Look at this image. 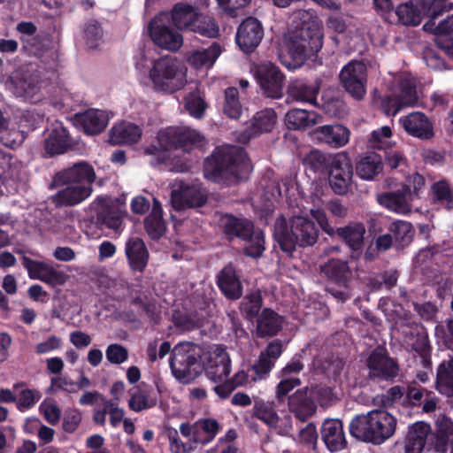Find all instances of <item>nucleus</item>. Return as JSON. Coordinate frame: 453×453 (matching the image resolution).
Wrapping results in <instances>:
<instances>
[{
  "instance_id": "f257e3e1",
  "label": "nucleus",
  "mask_w": 453,
  "mask_h": 453,
  "mask_svg": "<svg viewBox=\"0 0 453 453\" xmlns=\"http://www.w3.org/2000/svg\"><path fill=\"white\" fill-rule=\"evenodd\" d=\"M251 169L250 160L242 147L223 145L216 147L204 159L203 172L205 179L219 183L230 177L242 179Z\"/></svg>"
},
{
  "instance_id": "f03ea898",
  "label": "nucleus",
  "mask_w": 453,
  "mask_h": 453,
  "mask_svg": "<svg viewBox=\"0 0 453 453\" xmlns=\"http://www.w3.org/2000/svg\"><path fill=\"white\" fill-rule=\"evenodd\" d=\"M301 19L289 33L286 41L288 55L292 59L291 68L301 67L308 59L317 56L323 46V35L317 19L304 10L296 12Z\"/></svg>"
},
{
  "instance_id": "7ed1b4c3",
  "label": "nucleus",
  "mask_w": 453,
  "mask_h": 453,
  "mask_svg": "<svg viewBox=\"0 0 453 453\" xmlns=\"http://www.w3.org/2000/svg\"><path fill=\"white\" fill-rule=\"evenodd\" d=\"M319 234V227L309 217L293 216L288 226L287 219L281 215L274 223V241L283 252L289 255H292L296 246H313L318 241Z\"/></svg>"
},
{
  "instance_id": "20e7f679",
  "label": "nucleus",
  "mask_w": 453,
  "mask_h": 453,
  "mask_svg": "<svg viewBox=\"0 0 453 453\" xmlns=\"http://www.w3.org/2000/svg\"><path fill=\"white\" fill-rule=\"evenodd\" d=\"M397 419L383 409L356 415L349 426V434L357 440L380 445L391 438L396 430Z\"/></svg>"
},
{
  "instance_id": "39448f33",
  "label": "nucleus",
  "mask_w": 453,
  "mask_h": 453,
  "mask_svg": "<svg viewBox=\"0 0 453 453\" xmlns=\"http://www.w3.org/2000/svg\"><path fill=\"white\" fill-rule=\"evenodd\" d=\"M219 226L226 239L232 242L238 238L249 242L243 248V254L252 258L262 257L265 247V235L262 231H256L254 223L246 218H238L230 213H224L219 218Z\"/></svg>"
},
{
  "instance_id": "423d86ee",
  "label": "nucleus",
  "mask_w": 453,
  "mask_h": 453,
  "mask_svg": "<svg viewBox=\"0 0 453 453\" xmlns=\"http://www.w3.org/2000/svg\"><path fill=\"white\" fill-rule=\"evenodd\" d=\"M206 355L201 345L191 342L175 345L169 362L174 377L185 383L194 380L203 372Z\"/></svg>"
},
{
  "instance_id": "0eeeda50",
  "label": "nucleus",
  "mask_w": 453,
  "mask_h": 453,
  "mask_svg": "<svg viewBox=\"0 0 453 453\" xmlns=\"http://www.w3.org/2000/svg\"><path fill=\"white\" fill-rule=\"evenodd\" d=\"M151 80L156 91L174 93L186 85V74L179 68L176 59L163 57L153 63L150 70Z\"/></svg>"
},
{
  "instance_id": "6e6552de",
  "label": "nucleus",
  "mask_w": 453,
  "mask_h": 453,
  "mask_svg": "<svg viewBox=\"0 0 453 453\" xmlns=\"http://www.w3.org/2000/svg\"><path fill=\"white\" fill-rule=\"evenodd\" d=\"M367 378L373 383H393L400 373V365L396 358L390 357L387 349L378 345L365 359Z\"/></svg>"
},
{
  "instance_id": "1a4fd4ad",
  "label": "nucleus",
  "mask_w": 453,
  "mask_h": 453,
  "mask_svg": "<svg viewBox=\"0 0 453 453\" xmlns=\"http://www.w3.org/2000/svg\"><path fill=\"white\" fill-rule=\"evenodd\" d=\"M424 15L429 20L424 25L426 31L435 35H449L453 31V3L447 0H420Z\"/></svg>"
},
{
  "instance_id": "9d476101",
  "label": "nucleus",
  "mask_w": 453,
  "mask_h": 453,
  "mask_svg": "<svg viewBox=\"0 0 453 453\" xmlns=\"http://www.w3.org/2000/svg\"><path fill=\"white\" fill-rule=\"evenodd\" d=\"M254 76L265 97L278 99L282 96L285 75L275 64L260 63L255 68Z\"/></svg>"
},
{
  "instance_id": "9b49d317",
  "label": "nucleus",
  "mask_w": 453,
  "mask_h": 453,
  "mask_svg": "<svg viewBox=\"0 0 453 453\" xmlns=\"http://www.w3.org/2000/svg\"><path fill=\"white\" fill-rule=\"evenodd\" d=\"M160 141L173 150L190 152L204 146L205 138L198 131L187 127H168L160 130Z\"/></svg>"
},
{
  "instance_id": "f8f14e48",
  "label": "nucleus",
  "mask_w": 453,
  "mask_h": 453,
  "mask_svg": "<svg viewBox=\"0 0 453 453\" xmlns=\"http://www.w3.org/2000/svg\"><path fill=\"white\" fill-rule=\"evenodd\" d=\"M367 67L358 60H352L340 72L339 79L344 90L353 98L361 100L366 94Z\"/></svg>"
},
{
  "instance_id": "ddd939ff",
  "label": "nucleus",
  "mask_w": 453,
  "mask_h": 453,
  "mask_svg": "<svg viewBox=\"0 0 453 453\" xmlns=\"http://www.w3.org/2000/svg\"><path fill=\"white\" fill-rule=\"evenodd\" d=\"M322 273L338 287L342 289H335L328 287L327 291L338 300L342 302L350 298L349 292V284L352 279V272L347 261L332 258L329 259L322 267Z\"/></svg>"
},
{
  "instance_id": "4468645a",
  "label": "nucleus",
  "mask_w": 453,
  "mask_h": 453,
  "mask_svg": "<svg viewBox=\"0 0 453 453\" xmlns=\"http://www.w3.org/2000/svg\"><path fill=\"white\" fill-rule=\"evenodd\" d=\"M332 190L339 196L346 195L352 183L353 165L347 152L336 153L335 160L326 173Z\"/></svg>"
},
{
  "instance_id": "2eb2a0df",
  "label": "nucleus",
  "mask_w": 453,
  "mask_h": 453,
  "mask_svg": "<svg viewBox=\"0 0 453 453\" xmlns=\"http://www.w3.org/2000/svg\"><path fill=\"white\" fill-rule=\"evenodd\" d=\"M18 97H32L40 89L41 73L32 65H21L8 79Z\"/></svg>"
},
{
  "instance_id": "dca6fc26",
  "label": "nucleus",
  "mask_w": 453,
  "mask_h": 453,
  "mask_svg": "<svg viewBox=\"0 0 453 453\" xmlns=\"http://www.w3.org/2000/svg\"><path fill=\"white\" fill-rule=\"evenodd\" d=\"M265 35L262 22L255 17L245 18L238 26L235 42L239 49L250 54L259 46Z\"/></svg>"
},
{
  "instance_id": "f3484780",
  "label": "nucleus",
  "mask_w": 453,
  "mask_h": 453,
  "mask_svg": "<svg viewBox=\"0 0 453 453\" xmlns=\"http://www.w3.org/2000/svg\"><path fill=\"white\" fill-rule=\"evenodd\" d=\"M124 212L115 205H102L88 219L83 220L86 226H94L99 230L110 229L118 234L123 230Z\"/></svg>"
},
{
  "instance_id": "a211bd4d",
  "label": "nucleus",
  "mask_w": 453,
  "mask_h": 453,
  "mask_svg": "<svg viewBox=\"0 0 453 453\" xmlns=\"http://www.w3.org/2000/svg\"><path fill=\"white\" fill-rule=\"evenodd\" d=\"M203 371L208 379L214 382L221 381L230 374L231 360L225 346L215 345L207 350Z\"/></svg>"
},
{
  "instance_id": "6ab92c4d",
  "label": "nucleus",
  "mask_w": 453,
  "mask_h": 453,
  "mask_svg": "<svg viewBox=\"0 0 453 453\" xmlns=\"http://www.w3.org/2000/svg\"><path fill=\"white\" fill-rule=\"evenodd\" d=\"M216 285L221 294L228 300L240 299L243 294V286L236 267L228 263L216 275Z\"/></svg>"
},
{
  "instance_id": "aec40b11",
  "label": "nucleus",
  "mask_w": 453,
  "mask_h": 453,
  "mask_svg": "<svg viewBox=\"0 0 453 453\" xmlns=\"http://www.w3.org/2000/svg\"><path fill=\"white\" fill-rule=\"evenodd\" d=\"M365 232L362 222L350 221L344 226L337 227L335 236L349 249L351 257L358 258L364 250Z\"/></svg>"
},
{
  "instance_id": "412c9836",
  "label": "nucleus",
  "mask_w": 453,
  "mask_h": 453,
  "mask_svg": "<svg viewBox=\"0 0 453 453\" xmlns=\"http://www.w3.org/2000/svg\"><path fill=\"white\" fill-rule=\"evenodd\" d=\"M399 123L409 135L415 138L430 140L434 135L432 121L422 111H412L401 117Z\"/></svg>"
},
{
  "instance_id": "4be33fe9",
  "label": "nucleus",
  "mask_w": 453,
  "mask_h": 453,
  "mask_svg": "<svg viewBox=\"0 0 453 453\" xmlns=\"http://www.w3.org/2000/svg\"><path fill=\"white\" fill-rule=\"evenodd\" d=\"M411 187L406 184H403L397 190L384 192L378 196V202L381 206L399 214H408L411 211Z\"/></svg>"
},
{
  "instance_id": "5701e85b",
  "label": "nucleus",
  "mask_w": 453,
  "mask_h": 453,
  "mask_svg": "<svg viewBox=\"0 0 453 453\" xmlns=\"http://www.w3.org/2000/svg\"><path fill=\"white\" fill-rule=\"evenodd\" d=\"M149 33L153 42L162 49L177 50L182 45V36L169 27L158 24L152 19L149 24Z\"/></svg>"
},
{
  "instance_id": "b1692460",
  "label": "nucleus",
  "mask_w": 453,
  "mask_h": 453,
  "mask_svg": "<svg viewBox=\"0 0 453 453\" xmlns=\"http://www.w3.org/2000/svg\"><path fill=\"white\" fill-rule=\"evenodd\" d=\"M95 179L94 168L87 162L77 163L57 174L58 181L62 184L92 187Z\"/></svg>"
},
{
  "instance_id": "393cba45",
  "label": "nucleus",
  "mask_w": 453,
  "mask_h": 453,
  "mask_svg": "<svg viewBox=\"0 0 453 453\" xmlns=\"http://www.w3.org/2000/svg\"><path fill=\"white\" fill-rule=\"evenodd\" d=\"M321 438L331 452H337L347 447L342 422L340 419H326L321 426Z\"/></svg>"
},
{
  "instance_id": "a878e982",
  "label": "nucleus",
  "mask_w": 453,
  "mask_h": 453,
  "mask_svg": "<svg viewBox=\"0 0 453 453\" xmlns=\"http://www.w3.org/2000/svg\"><path fill=\"white\" fill-rule=\"evenodd\" d=\"M320 89L319 81L310 82L303 79H296L287 88V101L315 104Z\"/></svg>"
},
{
  "instance_id": "bb28decb",
  "label": "nucleus",
  "mask_w": 453,
  "mask_h": 453,
  "mask_svg": "<svg viewBox=\"0 0 453 453\" xmlns=\"http://www.w3.org/2000/svg\"><path fill=\"white\" fill-rule=\"evenodd\" d=\"M125 254L133 272L142 273L149 262L150 254L144 242L139 237L129 238L125 244Z\"/></svg>"
},
{
  "instance_id": "cd10ccee",
  "label": "nucleus",
  "mask_w": 453,
  "mask_h": 453,
  "mask_svg": "<svg viewBox=\"0 0 453 453\" xmlns=\"http://www.w3.org/2000/svg\"><path fill=\"white\" fill-rule=\"evenodd\" d=\"M74 120L77 126L88 134H98L108 125L109 118L105 111L89 109L81 113H76Z\"/></svg>"
},
{
  "instance_id": "c85d7f7f",
  "label": "nucleus",
  "mask_w": 453,
  "mask_h": 453,
  "mask_svg": "<svg viewBox=\"0 0 453 453\" xmlns=\"http://www.w3.org/2000/svg\"><path fill=\"white\" fill-rule=\"evenodd\" d=\"M284 319L271 308H264L256 319L255 334L257 338L276 335L281 329Z\"/></svg>"
},
{
  "instance_id": "c756f323",
  "label": "nucleus",
  "mask_w": 453,
  "mask_h": 453,
  "mask_svg": "<svg viewBox=\"0 0 453 453\" xmlns=\"http://www.w3.org/2000/svg\"><path fill=\"white\" fill-rule=\"evenodd\" d=\"M317 138L332 148H341L346 145L349 140V130L341 125H324L315 129Z\"/></svg>"
},
{
  "instance_id": "7c9ffc66",
  "label": "nucleus",
  "mask_w": 453,
  "mask_h": 453,
  "mask_svg": "<svg viewBox=\"0 0 453 453\" xmlns=\"http://www.w3.org/2000/svg\"><path fill=\"white\" fill-rule=\"evenodd\" d=\"M54 196V202L59 206H73L81 203L93 192L92 187L83 185L65 184Z\"/></svg>"
},
{
  "instance_id": "2f4dec72",
  "label": "nucleus",
  "mask_w": 453,
  "mask_h": 453,
  "mask_svg": "<svg viewBox=\"0 0 453 453\" xmlns=\"http://www.w3.org/2000/svg\"><path fill=\"white\" fill-rule=\"evenodd\" d=\"M430 434V425L422 421L411 425L406 435L404 452L422 453Z\"/></svg>"
},
{
  "instance_id": "473e14b6",
  "label": "nucleus",
  "mask_w": 453,
  "mask_h": 453,
  "mask_svg": "<svg viewBox=\"0 0 453 453\" xmlns=\"http://www.w3.org/2000/svg\"><path fill=\"white\" fill-rule=\"evenodd\" d=\"M142 135V129L131 122L115 125L110 132V142L113 145H132L137 143Z\"/></svg>"
},
{
  "instance_id": "72a5a7b5",
  "label": "nucleus",
  "mask_w": 453,
  "mask_h": 453,
  "mask_svg": "<svg viewBox=\"0 0 453 453\" xmlns=\"http://www.w3.org/2000/svg\"><path fill=\"white\" fill-rule=\"evenodd\" d=\"M322 120L321 115L314 111L291 109L285 116V123L290 130H305Z\"/></svg>"
},
{
  "instance_id": "f704fd0d",
  "label": "nucleus",
  "mask_w": 453,
  "mask_h": 453,
  "mask_svg": "<svg viewBox=\"0 0 453 453\" xmlns=\"http://www.w3.org/2000/svg\"><path fill=\"white\" fill-rule=\"evenodd\" d=\"M335 154H329L319 150H311L303 159L306 172L326 175L335 160Z\"/></svg>"
},
{
  "instance_id": "c9c22d12",
  "label": "nucleus",
  "mask_w": 453,
  "mask_h": 453,
  "mask_svg": "<svg viewBox=\"0 0 453 453\" xmlns=\"http://www.w3.org/2000/svg\"><path fill=\"white\" fill-rule=\"evenodd\" d=\"M289 411L300 421L304 422L311 418L317 410L314 401L307 395V393L297 390L288 397Z\"/></svg>"
},
{
  "instance_id": "e433bc0d",
  "label": "nucleus",
  "mask_w": 453,
  "mask_h": 453,
  "mask_svg": "<svg viewBox=\"0 0 453 453\" xmlns=\"http://www.w3.org/2000/svg\"><path fill=\"white\" fill-rule=\"evenodd\" d=\"M73 146V140L62 125L55 127L44 142V148L50 156L63 154Z\"/></svg>"
},
{
  "instance_id": "4c0bfd02",
  "label": "nucleus",
  "mask_w": 453,
  "mask_h": 453,
  "mask_svg": "<svg viewBox=\"0 0 453 453\" xmlns=\"http://www.w3.org/2000/svg\"><path fill=\"white\" fill-rule=\"evenodd\" d=\"M144 228L154 241L159 240L166 231V224L163 218V209L161 203L154 199L152 210L144 219Z\"/></svg>"
},
{
  "instance_id": "58836bf2",
  "label": "nucleus",
  "mask_w": 453,
  "mask_h": 453,
  "mask_svg": "<svg viewBox=\"0 0 453 453\" xmlns=\"http://www.w3.org/2000/svg\"><path fill=\"white\" fill-rule=\"evenodd\" d=\"M382 169V157L375 152L362 156L356 164L357 175L365 180H373Z\"/></svg>"
},
{
  "instance_id": "ea45409f",
  "label": "nucleus",
  "mask_w": 453,
  "mask_h": 453,
  "mask_svg": "<svg viewBox=\"0 0 453 453\" xmlns=\"http://www.w3.org/2000/svg\"><path fill=\"white\" fill-rule=\"evenodd\" d=\"M198 14L194 6L178 3L172 10V22L177 29L190 31Z\"/></svg>"
},
{
  "instance_id": "a19ab883",
  "label": "nucleus",
  "mask_w": 453,
  "mask_h": 453,
  "mask_svg": "<svg viewBox=\"0 0 453 453\" xmlns=\"http://www.w3.org/2000/svg\"><path fill=\"white\" fill-rule=\"evenodd\" d=\"M220 430L219 422L214 418H201L195 424L193 442L206 445L211 442Z\"/></svg>"
},
{
  "instance_id": "79ce46f5",
  "label": "nucleus",
  "mask_w": 453,
  "mask_h": 453,
  "mask_svg": "<svg viewBox=\"0 0 453 453\" xmlns=\"http://www.w3.org/2000/svg\"><path fill=\"white\" fill-rule=\"evenodd\" d=\"M436 389L441 395L453 398V355L437 368Z\"/></svg>"
},
{
  "instance_id": "37998d69",
  "label": "nucleus",
  "mask_w": 453,
  "mask_h": 453,
  "mask_svg": "<svg viewBox=\"0 0 453 453\" xmlns=\"http://www.w3.org/2000/svg\"><path fill=\"white\" fill-rule=\"evenodd\" d=\"M277 115L273 109L266 108L257 111L252 118L248 136H255L263 133H269L274 127Z\"/></svg>"
},
{
  "instance_id": "c03bdc74",
  "label": "nucleus",
  "mask_w": 453,
  "mask_h": 453,
  "mask_svg": "<svg viewBox=\"0 0 453 453\" xmlns=\"http://www.w3.org/2000/svg\"><path fill=\"white\" fill-rule=\"evenodd\" d=\"M388 231L393 236L396 250H403L409 246L413 240L415 233L412 225L403 220H395L390 223Z\"/></svg>"
},
{
  "instance_id": "a18cd8bd",
  "label": "nucleus",
  "mask_w": 453,
  "mask_h": 453,
  "mask_svg": "<svg viewBox=\"0 0 453 453\" xmlns=\"http://www.w3.org/2000/svg\"><path fill=\"white\" fill-rule=\"evenodd\" d=\"M221 52L220 44L213 42L207 49L194 50L188 58V61L195 68L211 66Z\"/></svg>"
},
{
  "instance_id": "49530a36",
  "label": "nucleus",
  "mask_w": 453,
  "mask_h": 453,
  "mask_svg": "<svg viewBox=\"0 0 453 453\" xmlns=\"http://www.w3.org/2000/svg\"><path fill=\"white\" fill-rule=\"evenodd\" d=\"M189 32L209 39L220 35L219 27L215 19L204 14H198Z\"/></svg>"
},
{
  "instance_id": "de8ad7c7",
  "label": "nucleus",
  "mask_w": 453,
  "mask_h": 453,
  "mask_svg": "<svg viewBox=\"0 0 453 453\" xmlns=\"http://www.w3.org/2000/svg\"><path fill=\"white\" fill-rule=\"evenodd\" d=\"M263 305V297L259 289L247 294L241 302L240 311L243 317L253 321L260 314Z\"/></svg>"
},
{
  "instance_id": "09e8293b",
  "label": "nucleus",
  "mask_w": 453,
  "mask_h": 453,
  "mask_svg": "<svg viewBox=\"0 0 453 453\" xmlns=\"http://www.w3.org/2000/svg\"><path fill=\"white\" fill-rule=\"evenodd\" d=\"M423 10L418 9L411 1L401 4L395 10L398 21L404 26L416 27L422 20Z\"/></svg>"
},
{
  "instance_id": "8fccbe9b",
  "label": "nucleus",
  "mask_w": 453,
  "mask_h": 453,
  "mask_svg": "<svg viewBox=\"0 0 453 453\" xmlns=\"http://www.w3.org/2000/svg\"><path fill=\"white\" fill-rule=\"evenodd\" d=\"M252 411V417L261 420L268 426H277L279 416L274 409L273 403L263 400H257L255 401Z\"/></svg>"
},
{
  "instance_id": "3c124183",
  "label": "nucleus",
  "mask_w": 453,
  "mask_h": 453,
  "mask_svg": "<svg viewBox=\"0 0 453 453\" xmlns=\"http://www.w3.org/2000/svg\"><path fill=\"white\" fill-rule=\"evenodd\" d=\"M157 144H150L144 149V154L150 156V164L154 167L166 164L171 156V150H173L170 144H164L160 141V131L157 133Z\"/></svg>"
},
{
  "instance_id": "603ef678",
  "label": "nucleus",
  "mask_w": 453,
  "mask_h": 453,
  "mask_svg": "<svg viewBox=\"0 0 453 453\" xmlns=\"http://www.w3.org/2000/svg\"><path fill=\"white\" fill-rule=\"evenodd\" d=\"M224 113L230 119H237L242 112V106L239 99V90L234 87L225 89Z\"/></svg>"
},
{
  "instance_id": "864d4df0",
  "label": "nucleus",
  "mask_w": 453,
  "mask_h": 453,
  "mask_svg": "<svg viewBox=\"0 0 453 453\" xmlns=\"http://www.w3.org/2000/svg\"><path fill=\"white\" fill-rule=\"evenodd\" d=\"M396 97L404 107H413L418 104L416 84L410 79L402 80L399 83V94Z\"/></svg>"
},
{
  "instance_id": "5fc2aeb1",
  "label": "nucleus",
  "mask_w": 453,
  "mask_h": 453,
  "mask_svg": "<svg viewBox=\"0 0 453 453\" xmlns=\"http://www.w3.org/2000/svg\"><path fill=\"white\" fill-rule=\"evenodd\" d=\"M274 366L275 363L260 352L257 359L250 369L251 380L257 381L266 379Z\"/></svg>"
},
{
  "instance_id": "6e6d98bb",
  "label": "nucleus",
  "mask_w": 453,
  "mask_h": 453,
  "mask_svg": "<svg viewBox=\"0 0 453 453\" xmlns=\"http://www.w3.org/2000/svg\"><path fill=\"white\" fill-rule=\"evenodd\" d=\"M181 204L174 205L178 210L184 207H200L206 202V198L196 189L187 188L182 189L180 194Z\"/></svg>"
},
{
  "instance_id": "4d7b16f0",
  "label": "nucleus",
  "mask_w": 453,
  "mask_h": 453,
  "mask_svg": "<svg viewBox=\"0 0 453 453\" xmlns=\"http://www.w3.org/2000/svg\"><path fill=\"white\" fill-rule=\"evenodd\" d=\"M414 331L411 332V334H415L416 336L414 342L411 343L412 349L425 360L429 356V353H431L428 335L424 328H419L418 326H416Z\"/></svg>"
},
{
  "instance_id": "13d9d810",
  "label": "nucleus",
  "mask_w": 453,
  "mask_h": 453,
  "mask_svg": "<svg viewBox=\"0 0 453 453\" xmlns=\"http://www.w3.org/2000/svg\"><path fill=\"white\" fill-rule=\"evenodd\" d=\"M157 402L156 397H149V395L142 393L140 390H136L131 394L128 406L132 411L139 412L156 406Z\"/></svg>"
},
{
  "instance_id": "bf43d9fd",
  "label": "nucleus",
  "mask_w": 453,
  "mask_h": 453,
  "mask_svg": "<svg viewBox=\"0 0 453 453\" xmlns=\"http://www.w3.org/2000/svg\"><path fill=\"white\" fill-rule=\"evenodd\" d=\"M434 198L437 202L446 205L448 209L453 207V192L449 183L445 180H440L433 184Z\"/></svg>"
},
{
  "instance_id": "052dcab7",
  "label": "nucleus",
  "mask_w": 453,
  "mask_h": 453,
  "mask_svg": "<svg viewBox=\"0 0 453 453\" xmlns=\"http://www.w3.org/2000/svg\"><path fill=\"white\" fill-rule=\"evenodd\" d=\"M185 107L191 116L200 119L206 109V103L196 93H190L186 98Z\"/></svg>"
},
{
  "instance_id": "680f3d73",
  "label": "nucleus",
  "mask_w": 453,
  "mask_h": 453,
  "mask_svg": "<svg viewBox=\"0 0 453 453\" xmlns=\"http://www.w3.org/2000/svg\"><path fill=\"white\" fill-rule=\"evenodd\" d=\"M436 453H453V446L449 445V437L444 431H438L429 435Z\"/></svg>"
},
{
  "instance_id": "e2e57ef3",
  "label": "nucleus",
  "mask_w": 453,
  "mask_h": 453,
  "mask_svg": "<svg viewBox=\"0 0 453 453\" xmlns=\"http://www.w3.org/2000/svg\"><path fill=\"white\" fill-rule=\"evenodd\" d=\"M107 360L113 365H120L127 360L128 351L120 344H110L105 351Z\"/></svg>"
},
{
  "instance_id": "0e129e2a",
  "label": "nucleus",
  "mask_w": 453,
  "mask_h": 453,
  "mask_svg": "<svg viewBox=\"0 0 453 453\" xmlns=\"http://www.w3.org/2000/svg\"><path fill=\"white\" fill-rule=\"evenodd\" d=\"M392 135L391 128L388 126H384L377 130H373L369 138V146L372 149L383 150L387 142Z\"/></svg>"
},
{
  "instance_id": "69168bd1",
  "label": "nucleus",
  "mask_w": 453,
  "mask_h": 453,
  "mask_svg": "<svg viewBox=\"0 0 453 453\" xmlns=\"http://www.w3.org/2000/svg\"><path fill=\"white\" fill-rule=\"evenodd\" d=\"M81 419L82 414L78 409L65 411L62 421L63 430L68 434L74 433L78 429Z\"/></svg>"
},
{
  "instance_id": "338daca9",
  "label": "nucleus",
  "mask_w": 453,
  "mask_h": 453,
  "mask_svg": "<svg viewBox=\"0 0 453 453\" xmlns=\"http://www.w3.org/2000/svg\"><path fill=\"white\" fill-rule=\"evenodd\" d=\"M38 280L54 287L63 285L65 282L66 275L63 272L55 270L53 267L46 265Z\"/></svg>"
},
{
  "instance_id": "774afa93",
  "label": "nucleus",
  "mask_w": 453,
  "mask_h": 453,
  "mask_svg": "<svg viewBox=\"0 0 453 453\" xmlns=\"http://www.w3.org/2000/svg\"><path fill=\"white\" fill-rule=\"evenodd\" d=\"M405 108L396 97L395 94L385 96L380 102V109L387 116H395L402 109Z\"/></svg>"
}]
</instances>
